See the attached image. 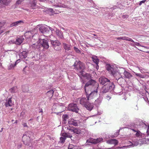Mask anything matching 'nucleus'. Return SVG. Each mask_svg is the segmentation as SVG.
Wrapping results in <instances>:
<instances>
[{
    "label": "nucleus",
    "mask_w": 149,
    "mask_h": 149,
    "mask_svg": "<svg viewBox=\"0 0 149 149\" xmlns=\"http://www.w3.org/2000/svg\"><path fill=\"white\" fill-rule=\"evenodd\" d=\"M50 11L51 12H52V11L53 10V9H51L50 10Z\"/></svg>",
    "instance_id": "obj_56"
},
{
    "label": "nucleus",
    "mask_w": 149,
    "mask_h": 149,
    "mask_svg": "<svg viewBox=\"0 0 149 149\" xmlns=\"http://www.w3.org/2000/svg\"><path fill=\"white\" fill-rule=\"evenodd\" d=\"M123 17L124 18H127L128 17V16L127 15H123Z\"/></svg>",
    "instance_id": "obj_43"
},
{
    "label": "nucleus",
    "mask_w": 149,
    "mask_h": 149,
    "mask_svg": "<svg viewBox=\"0 0 149 149\" xmlns=\"http://www.w3.org/2000/svg\"><path fill=\"white\" fill-rule=\"evenodd\" d=\"M28 52L26 51H24L19 54L20 57L22 58H26L27 56Z\"/></svg>",
    "instance_id": "obj_19"
},
{
    "label": "nucleus",
    "mask_w": 149,
    "mask_h": 149,
    "mask_svg": "<svg viewBox=\"0 0 149 149\" xmlns=\"http://www.w3.org/2000/svg\"><path fill=\"white\" fill-rule=\"evenodd\" d=\"M70 146H69V148H68V149H72V148H70Z\"/></svg>",
    "instance_id": "obj_57"
},
{
    "label": "nucleus",
    "mask_w": 149,
    "mask_h": 149,
    "mask_svg": "<svg viewBox=\"0 0 149 149\" xmlns=\"http://www.w3.org/2000/svg\"><path fill=\"white\" fill-rule=\"evenodd\" d=\"M9 31H8L7 32L9 33Z\"/></svg>",
    "instance_id": "obj_63"
},
{
    "label": "nucleus",
    "mask_w": 149,
    "mask_h": 149,
    "mask_svg": "<svg viewBox=\"0 0 149 149\" xmlns=\"http://www.w3.org/2000/svg\"><path fill=\"white\" fill-rule=\"evenodd\" d=\"M19 61V60H17L15 62V63L14 64H10L8 66V69L9 70H11L13 69L14 67L16 66L17 63H18Z\"/></svg>",
    "instance_id": "obj_23"
},
{
    "label": "nucleus",
    "mask_w": 149,
    "mask_h": 149,
    "mask_svg": "<svg viewBox=\"0 0 149 149\" xmlns=\"http://www.w3.org/2000/svg\"><path fill=\"white\" fill-rule=\"evenodd\" d=\"M63 47L66 50L68 51L70 49L71 45L66 43H63Z\"/></svg>",
    "instance_id": "obj_26"
},
{
    "label": "nucleus",
    "mask_w": 149,
    "mask_h": 149,
    "mask_svg": "<svg viewBox=\"0 0 149 149\" xmlns=\"http://www.w3.org/2000/svg\"><path fill=\"white\" fill-rule=\"evenodd\" d=\"M22 125H23L24 127H28L27 125V123H23L22 124Z\"/></svg>",
    "instance_id": "obj_42"
},
{
    "label": "nucleus",
    "mask_w": 149,
    "mask_h": 149,
    "mask_svg": "<svg viewBox=\"0 0 149 149\" xmlns=\"http://www.w3.org/2000/svg\"><path fill=\"white\" fill-rule=\"evenodd\" d=\"M135 136L137 137H139L141 138L143 137L142 133L138 130H137V132L135 134Z\"/></svg>",
    "instance_id": "obj_31"
},
{
    "label": "nucleus",
    "mask_w": 149,
    "mask_h": 149,
    "mask_svg": "<svg viewBox=\"0 0 149 149\" xmlns=\"http://www.w3.org/2000/svg\"><path fill=\"white\" fill-rule=\"evenodd\" d=\"M55 32L57 36L60 39H63L64 38L62 32L59 30H56Z\"/></svg>",
    "instance_id": "obj_13"
},
{
    "label": "nucleus",
    "mask_w": 149,
    "mask_h": 149,
    "mask_svg": "<svg viewBox=\"0 0 149 149\" xmlns=\"http://www.w3.org/2000/svg\"><path fill=\"white\" fill-rule=\"evenodd\" d=\"M107 142L111 144H113L115 145H116L118 143V141L115 139H111L108 140Z\"/></svg>",
    "instance_id": "obj_20"
},
{
    "label": "nucleus",
    "mask_w": 149,
    "mask_h": 149,
    "mask_svg": "<svg viewBox=\"0 0 149 149\" xmlns=\"http://www.w3.org/2000/svg\"><path fill=\"white\" fill-rule=\"evenodd\" d=\"M96 68L97 70H98L99 68V66L98 65V64L97 65V66L96 67Z\"/></svg>",
    "instance_id": "obj_48"
},
{
    "label": "nucleus",
    "mask_w": 149,
    "mask_h": 149,
    "mask_svg": "<svg viewBox=\"0 0 149 149\" xmlns=\"http://www.w3.org/2000/svg\"><path fill=\"white\" fill-rule=\"evenodd\" d=\"M49 29L51 31H53L54 30V29L52 28H51V27H49Z\"/></svg>",
    "instance_id": "obj_45"
},
{
    "label": "nucleus",
    "mask_w": 149,
    "mask_h": 149,
    "mask_svg": "<svg viewBox=\"0 0 149 149\" xmlns=\"http://www.w3.org/2000/svg\"><path fill=\"white\" fill-rule=\"evenodd\" d=\"M51 44L53 47L56 50H58L60 49V46L61 43L58 40H50Z\"/></svg>",
    "instance_id": "obj_5"
},
{
    "label": "nucleus",
    "mask_w": 149,
    "mask_h": 149,
    "mask_svg": "<svg viewBox=\"0 0 149 149\" xmlns=\"http://www.w3.org/2000/svg\"><path fill=\"white\" fill-rule=\"evenodd\" d=\"M93 36H97V35H96L95 34H93Z\"/></svg>",
    "instance_id": "obj_59"
},
{
    "label": "nucleus",
    "mask_w": 149,
    "mask_h": 149,
    "mask_svg": "<svg viewBox=\"0 0 149 149\" xmlns=\"http://www.w3.org/2000/svg\"><path fill=\"white\" fill-rule=\"evenodd\" d=\"M114 84L113 83H109V84L107 83L103 87L102 90L103 93H106L109 90H112L113 88Z\"/></svg>",
    "instance_id": "obj_4"
},
{
    "label": "nucleus",
    "mask_w": 149,
    "mask_h": 149,
    "mask_svg": "<svg viewBox=\"0 0 149 149\" xmlns=\"http://www.w3.org/2000/svg\"><path fill=\"white\" fill-rule=\"evenodd\" d=\"M11 0H0V4L8 5L11 2Z\"/></svg>",
    "instance_id": "obj_21"
},
{
    "label": "nucleus",
    "mask_w": 149,
    "mask_h": 149,
    "mask_svg": "<svg viewBox=\"0 0 149 149\" xmlns=\"http://www.w3.org/2000/svg\"><path fill=\"white\" fill-rule=\"evenodd\" d=\"M18 88L17 86H14L9 90V91L11 93H15L18 91Z\"/></svg>",
    "instance_id": "obj_24"
},
{
    "label": "nucleus",
    "mask_w": 149,
    "mask_h": 149,
    "mask_svg": "<svg viewBox=\"0 0 149 149\" xmlns=\"http://www.w3.org/2000/svg\"><path fill=\"white\" fill-rule=\"evenodd\" d=\"M40 112H42V111L41 110V111H39Z\"/></svg>",
    "instance_id": "obj_60"
},
{
    "label": "nucleus",
    "mask_w": 149,
    "mask_h": 149,
    "mask_svg": "<svg viewBox=\"0 0 149 149\" xmlns=\"http://www.w3.org/2000/svg\"><path fill=\"white\" fill-rule=\"evenodd\" d=\"M26 137H27V136L26 135H24L23 136V139H24V138Z\"/></svg>",
    "instance_id": "obj_47"
},
{
    "label": "nucleus",
    "mask_w": 149,
    "mask_h": 149,
    "mask_svg": "<svg viewBox=\"0 0 149 149\" xmlns=\"http://www.w3.org/2000/svg\"><path fill=\"white\" fill-rule=\"evenodd\" d=\"M74 49L75 51L77 53H80V50L77 47H74Z\"/></svg>",
    "instance_id": "obj_37"
},
{
    "label": "nucleus",
    "mask_w": 149,
    "mask_h": 149,
    "mask_svg": "<svg viewBox=\"0 0 149 149\" xmlns=\"http://www.w3.org/2000/svg\"><path fill=\"white\" fill-rule=\"evenodd\" d=\"M3 128H2L1 130H0V132H1L2 131Z\"/></svg>",
    "instance_id": "obj_53"
},
{
    "label": "nucleus",
    "mask_w": 149,
    "mask_h": 149,
    "mask_svg": "<svg viewBox=\"0 0 149 149\" xmlns=\"http://www.w3.org/2000/svg\"><path fill=\"white\" fill-rule=\"evenodd\" d=\"M70 146V148H72V146L73 145H69V146Z\"/></svg>",
    "instance_id": "obj_52"
},
{
    "label": "nucleus",
    "mask_w": 149,
    "mask_h": 149,
    "mask_svg": "<svg viewBox=\"0 0 149 149\" xmlns=\"http://www.w3.org/2000/svg\"><path fill=\"white\" fill-rule=\"evenodd\" d=\"M118 40H123L129 41L130 42H134V41L132 40L131 38L126 36H122L118 37L116 38Z\"/></svg>",
    "instance_id": "obj_12"
},
{
    "label": "nucleus",
    "mask_w": 149,
    "mask_h": 149,
    "mask_svg": "<svg viewBox=\"0 0 149 149\" xmlns=\"http://www.w3.org/2000/svg\"><path fill=\"white\" fill-rule=\"evenodd\" d=\"M71 130L72 132L77 134H79L81 133V130L75 128L73 130Z\"/></svg>",
    "instance_id": "obj_29"
},
{
    "label": "nucleus",
    "mask_w": 149,
    "mask_h": 149,
    "mask_svg": "<svg viewBox=\"0 0 149 149\" xmlns=\"http://www.w3.org/2000/svg\"><path fill=\"white\" fill-rule=\"evenodd\" d=\"M147 132H148V133L149 134V127H148V129H147Z\"/></svg>",
    "instance_id": "obj_49"
},
{
    "label": "nucleus",
    "mask_w": 149,
    "mask_h": 149,
    "mask_svg": "<svg viewBox=\"0 0 149 149\" xmlns=\"http://www.w3.org/2000/svg\"><path fill=\"white\" fill-rule=\"evenodd\" d=\"M107 97L109 99H110V98H111L109 96H107Z\"/></svg>",
    "instance_id": "obj_50"
},
{
    "label": "nucleus",
    "mask_w": 149,
    "mask_h": 149,
    "mask_svg": "<svg viewBox=\"0 0 149 149\" xmlns=\"http://www.w3.org/2000/svg\"><path fill=\"white\" fill-rule=\"evenodd\" d=\"M48 40L47 38L46 39H40V43L41 46L44 48L47 49L49 48V45L48 43Z\"/></svg>",
    "instance_id": "obj_6"
},
{
    "label": "nucleus",
    "mask_w": 149,
    "mask_h": 149,
    "mask_svg": "<svg viewBox=\"0 0 149 149\" xmlns=\"http://www.w3.org/2000/svg\"><path fill=\"white\" fill-rule=\"evenodd\" d=\"M62 135L63 136V137H65L66 138L67 135V133H63L62 134Z\"/></svg>",
    "instance_id": "obj_40"
},
{
    "label": "nucleus",
    "mask_w": 149,
    "mask_h": 149,
    "mask_svg": "<svg viewBox=\"0 0 149 149\" xmlns=\"http://www.w3.org/2000/svg\"><path fill=\"white\" fill-rule=\"evenodd\" d=\"M3 32V30H1L0 31V34H1Z\"/></svg>",
    "instance_id": "obj_46"
},
{
    "label": "nucleus",
    "mask_w": 149,
    "mask_h": 149,
    "mask_svg": "<svg viewBox=\"0 0 149 149\" xmlns=\"http://www.w3.org/2000/svg\"><path fill=\"white\" fill-rule=\"evenodd\" d=\"M74 65L75 68L77 70L78 75L82 74L83 72H84L83 70L85 68L84 64L80 61H76Z\"/></svg>",
    "instance_id": "obj_2"
},
{
    "label": "nucleus",
    "mask_w": 149,
    "mask_h": 149,
    "mask_svg": "<svg viewBox=\"0 0 149 149\" xmlns=\"http://www.w3.org/2000/svg\"><path fill=\"white\" fill-rule=\"evenodd\" d=\"M125 77L127 78H130L132 76L130 73L127 71H125L123 73Z\"/></svg>",
    "instance_id": "obj_27"
},
{
    "label": "nucleus",
    "mask_w": 149,
    "mask_h": 149,
    "mask_svg": "<svg viewBox=\"0 0 149 149\" xmlns=\"http://www.w3.org/2000/svg\"><path fill=\"white\" fill-rule=\"evenodd\" d=\"M24 40V38L22 37H20V38L17 37L16 38L15 43L17 45H20L22 43Z\"/></svg>",
    "instance_id": "obj_15"
},
{
    "label": "nucleus",
    "mask_w": 149,
    "mask_h": 149,
    "mask_svg": "<svg viewBox=\"0 0 149 149\" xmlns=\"http://www.w3.org/2000/svg\"><path fill=\"white\" fill-rule=\"evenodd\" d=\"M132 130L134 132H137V131L135 130L134 129H132Z\"/></svg>",
    "instance_id": "obj_51"
},
{
    "label": "nucleus",
    "mask_w": 149,
    "mask_h": 149,
    "mask_svg": "<svg viewBox=\"0 0 149 149\" xmlns=\"http://www.w3.org/2000/svg\"><path fill=\"white\" fill-rule=\"evenodd\" d=\"M68 109L69 111L77 113L79 110L76 104L72 103L70 104L68 106Z\"/></svg>",
    "instance_id": "obj_8"
},
{
    "label": "nucleus",
    "mask_w": 149,
    "mask_h": 149,
    "mask_svg": "<svg viewBox=\"0 0 149 149\" xmlns=\"http://www.w3.org/2000/svg\"><path fill=\"white\" fill-rule=\"evenodd\" d=\"M69 118V115L67 114L63 115V120L64 123H66L67 119Z\"/></svg>",
    "instance_id": "obj_30"
},
{
    "label": "nucleus",
    "mask_w": 149,
    "mask_h": 149,
    "mask_svg": "<svg viewBox=\"0 0 149 149\" xmlns=\"http://www.w3.org/2000/svg\"><path fill=\"white\" fill-rule=\"evenodd\" d=\"M92 58L93 61L97 65L98 64L99 60L96 56H92Z\"/></svg>",
    "instance_id": "obj_28"
},
{
    "label": "nucleus",
    "mask_w": 149,
    "mask_h": 149,
    "mask_svg": "<svg viewBox=\"0 0 149 149\" xmlns=\"http://www.w3.org/2000/svg\"><path fill=\"white\" fill-rule=\"evenodd\" d=\"M31 120H32L31 119H30V120H29V121H31Z\"/></svg>",
    "instance_id": "obj_62"
},
{
    "label": "nucleus",
    "mask_w": 149,
    "mask_h": 149,
    "mask_svg": "<svg viewBox=\"0 0 149 149\" xmlns=\"http://www.w3.org/2000/svg\"><path fill=\"white\" fill-rule=\"evenodd\" d=\"M79 75L80 77H83L87 79L88 80L90 79L91 78V76L90 74L87 73L84 74V72H83L82 74H79Z\"/></svg>",
    "instance_id": "obj_17"
},
{
    "label": "nucleus",
    "mask_w": 149,
    "mask_h": 149,
    "mask_svg": "<svg viewBox=\"0 0 149 149\" xmlns=\"http://www.w3.org/2000/svg\"><path fill=\"white\" fill-rule=\"evenodd\" d=\"M86 105L89 108H90V107H91V105H92V108H91V109H88V110L90 111H91V110H92V109H93V107H94L93 104L89 103V102H88L86 104Z\"/></svg>",
    "instance_id": "obj_35"
},
{
    "label": "nucleus",
    "mask_w": 149,
    "mask_h": 149,
    "mask_svg": "<svg viewBox=\"0 0 149 149\" xmlns=\"http://www.w3.org/2000/svg\"><path fill=\"white\" fill-rule=\"evenodd\" d=\"M148 83L149 85V81H148Z\"/></svg>",
    "instance_id": "obj_61"
},
{
    "label": "nucleus",
    "mask_w": 149,
    "mask_h": 149,
    "mask_svg": "<svg viewBox=\"0 0 149 149\" xmlns=\"http://www.w3.org/2000/svg\"><path fill=\"white\" fill-rule=\"evenodd\" d=\"M12 98L8 99V101L5 103V105L6 107H11L13 104L12 100Z\"/></svg>",
    "instance_id": "obj_14"
},
{
    "label": "nucleus",
    "mask_w": 149,
    "mask_h": 149,
    "mask_svg": "<svg viewBox=\"0 0 149 149\" xmlns=\"http://www.w3.org/2000/svg\"><path fill=\"white\" fill-rule=\"evenodd\" d=\"M24 0H19L17 1L16 2V4H20L24 1Z\"/></svg>",
    "instance_id": "obj_38"
},
{
    "label": "nucleus",
    "mask_w": 149,
    "mask_h": 149,
    "mask_svg": "<svg viewBox=\"0 0 149 149\" xmlns=\"http://www.w3.org/2000/svg\"><path fill=\"white\" fill-rule=\"evenodd\" d=\"M29 91L28 88L27 86H24L22 88V91L24 92H26Z\"/></svg>",
    "instance_id": "obj_34"
},
{
    "label": "nucleus",
    "mask_w": 149,
    "mask_h": 149,
    "mask_svg": "<svg viewBox=\"0 0 149 149\" xmlns=\"http://www.w3.org/2000/svg\"><path fill=\"white\" fill-rule=\"evenodd\" d=\"M15 123H17V120H16L15 122Z\"/></svg>",
    "instance_id": "obj_58"
},
{
    "label": "nucleus",
    "mask_w": 149,
    "mask_h": 149,
    "mask_svg": "<svg viewBox=\"0 0 149 149\" xmlns=\"http://www.w3.org/2000/svg\"><path fill=\"white\" fill-rule=\"evenodd\" d=\"M6 22L5 21H2L1 22H0V27L1 28L3 27L5 24L6 23Z\"/></svg>",
    "instance_id": "obj_36"
},
{
    "label": "nucleus",
    "mask_w": 149,
    "mask_h": 149,
    "mask_svg": "<svg viewBox=\"0 0 149 149\" xmlns=\"http://www.w3.org/2000/svg\"><path fill=\"white\" fill-rule=\"evenodd\" d=\"M72 137V135L69 133H67V135L66 137L71 138Z\"/></svg>",
    "instance_id": "obj_41"
},
{
    "label": "nucleus",
    "mask_w": 149,
    "mask_h": 149,
    "mask_svg": "<svg viewBox=\"0 0 149 149\" xmlns=\"http://www.w3.org/2000/svg\"><path fill=\"white\" fill-rule=\"evenodd\" d=\"M135 74L136 75H137V76H139V77H140V76L141 75V74H140L137 73H136Z\"/></svg>",
    "instance_id": "obj_44"
},
{
    "label": "nucleus",
    "mask_w": 149,
    "mask_h": 149,
    "mask_svg": "<svg viewBox=\"0 0 149 149\" xmlns=\"http://www.w3.org/2000/svg\"><path fill=\"white\" fill-rule=\"evenodd\" d=\"M146 1V0H144L141 1L139 3V6H141L142 3H144Z\"/></svg>",
    "instance_id": "obj_39"
},
{
    "label": "nucleus",
    "mask_w": 149,
    "mask_h": 149,
    "mask_svg": "<svg viewBox=\"0 0 149 149\" xmlns=\"http://www.w3.org/2000/svg\"><path fill=\"white\" fill-rule=\"evenodd\" d=\"M54 91L53 90H50L48 91L47 93V95L49 99L50 100L52 97Z\"/></svg>",
    "instance_id": "obj_22"
},
{
    "label": "nucleus",
    "mask_w": 149,
    "mask_h": 149,
    "mask_svg": "<svg viewBox=\"0 0 149 149\" xmlns=\"http://www.w3.org/2000/svg\"><path fill=\"white\" fill-rule=\"evenodd\" d=\"M37 27H39L40 31L42 33H46L48 34L49 33H48L49 32V31L47 30V28L42 25L40 24L38 25Z\"/></svg>",
    "instance_id": "obj_9"
},
{
    "label": "nucleus",
    "mask_w": 149,
    "mask_h": 149,
    "mask_svg": "<svg viewBox=\"0 0 149 149\" xmlns=\"http://www.w3.org/2000/svg\"><path fill=\"white\" fill-rule=\"evenodd\" d=\"M24 23V22L23 21H18L12 23L11 24H10V27H11L14 26H17L22 23Z\"/></svg>",
    "instance_id": "obj_16"
},
{
    "label": "nucleus",
    "mask_w": 149,
    "mask_h": 149,
    "mask_svg": "<svg viewBox=\"0 0 149 149\" xmlns=\"http://www.w3.org/2000/svg\"><path fill=\"white\" fill-rule=\"evenodd\" d=\"M49 36V37H50V38H51V36H53L52 35H50V36H49V35L48 36Z\"/></svg>",
    "instance_id": "obj_54"
},
{
    "label": "nucleus",
    "mask_w": 149,
    "mask_h": 149,
    "mask_svg": "<svg viewBox=\"0 0 149 149\" xmlns=\"http://www.w3.org/2000/svg\"><path fill=\"white\" fill-rule=\"evenodd\" d=\"M99 81L100 84L102 85L111 83L109 80L104 77H101L99 79Z\"/></svg>",
    "instance_id": "obj_10"
},
{
    "label": "nucleus",
    "mask_w": 149,
    "mask_h": 149,
    "mask_svg": "<svg viewBox=\"0 0 149 149\" xmlns=\"http://www.w3.org/2000/svg\"><path fill=\"white\" fill-rule=\"evenodd\" d=\"M31 6L32 7V8L33 9V7H34L36 5V3L34 0H32L30 1Z\"/></svg>",
    "instance_id": "obj_33"
},
{
    "label": "nucleus",
    "mask_w": 149,
    "mask_h": 149,
    "mask_svg": "<svg viewBox=\"0 0 149 149\" xmlns=\"http://www.w3.org/2000/svg\"><path fill=\"white\" fill-rule=\"evenodd\" d=\"M106 68L107 70L109 72L113 74L114 76H115L116 69L114 68L113 65L109 64H107L106 65Z\"/></svg>",
    "instance_id": "obj_7"
},
{
    "label": "nucleus",
    "mask_w": 149,
    "mask_h": 149,
    "mask_svg": "<svg viewBox=\"0 0 149 149\" xmlns=\"http://www.w3.org/2000/svg\"><path fill=\"white\" fill-rule=\"evenodd\" d=\"M103 139L102 138H99L97 139L90 138L88 141V142L94 144H97L102 141Z\"/></svg>",
    "instance_id": "obj_11"
},
{
    "label": "nucleus",
    "mask_w": 149,
    "mask_h": 149,
    "mask_svg": "<svg viewBox=\"0 0 149 149\" xmlns=\"http://www.w3.org/2000/svg\"><path fill=\"white\" fill-rule=\"evenodd\" d=\"M91 93H90L89 95L88 96H87V98L85 97H82L81 98L80 100V103L82 105L84 106L87 109H91V108H92V106L91 105L90 108L86 105V104L88 102V101L91 100L92 99V97Z\"/></svg>",
    "instance_id": "obj_3"
},
{
    "label": "nucleus",
    "mask_w": 149,
    "mask_h": 149,
    "mask_svg": "<svg viewBox=\"0 0 149 149\" xmlns=\"http://www.w3.org/2000/svg\"><path fill=\"white\" fill-rule=\"evenodd\" d=\"M66 138L65 137H61L60 138V140L59 142V143H64L65 141Z\"/></svg>",
    "instance_id": "obj_32"
},
{
    "label": "nucleus",
    "mask_w": 149,
    "mask_h": 149,
    "mask_svg": "<svg viewBox=\"0 0 149 149\" xmlns=\"http://www.w3.org/2000/svg\"><path fill=\"white\" fill-rule=\"evenodd\" d=\"M68 123L69 125H73L74 126H77V123L76 120L73 119H70L68 121Z\"/></svg>",
    "instance_id": "obj_18"
},
{
    "label": "nucleus",
    "mask_w": 149,
    "mask_h": 149,
    "mask_svg": "<svg viewBox=\"0 0 149 149\" xmlns=\"http://www.w3.org/2000/svg\"><path fill=\"white\" fill-rule=\"evenodd\" d=\"M136 45H138L139 44V43L138 42H136Z\"/></svg>",
    "instance_id": "obj_55"
},
{
    "label": "nucleus",
    "mask_w": 149,
    "mask_h": 149,
    "mask_svg": "<svg viewBox=\"0 0 149 149\" xmlns=\"http://www.w3.org/2000/svg\"><path fill=\"white\" fill-rule=\"evenodd\" d=\"M26 38H31L33 36V34L31 31H28L26 32L24 34Z\"/></svg>",
    "instance_id": "obj_25"
},
{
    "label": "nucleus",
    "mask_w": 149,
    "mask_h": 149,
    "mask_svg": "<svg viewBox=\"0 0 149 149\" xmlns=\"http://www.w3.org/2000/svg\"><path fill=\"white\" fill-rule=\"evenodd\" d=\"M99 87V84L95 80L91 79L87 82L84 88L85 92L87 95L88 92V88H91V92L90 93L91 95H93L94 94L95 95L97 94V90Z\"/></svg>",
    "instance_id": "obj_1"
}]
</instances>
